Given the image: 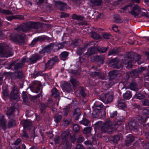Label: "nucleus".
I'll use <instances>...</instances> for the list:
<instances>
[{
    "label": "nucleus",
    "mask_w": 149,
    "mask_h": 149,
    "mask_svg": "<svg viewBox=\"0 0 149 149\" xmlns=\"http://www.w3.org/2000/svg\"><path fill=\"white\" fill-rule=\"evenodd\" d=\"M140 11V8L137 5H135L133 7L131 11V14L134 16L138 15Z\"/></svg>",
    "instance_id": "obj_15"
},
{
    "label": "nucleus",
    "mask_w": 149,
    "mask_h": 149,
    "mask_svg": "<svg viewBox=\"0 0 149 149\" xmlns=\"http://www.w3.org/2000/svg\"><path fill=\"white\" fill-rule=\"evenodd\" d=\"M10 97L12 99H16L19 97L18 91L15 87L12 88V91L10 94Z\"/></svg>",
    "instance_id": "obj_14"
},
{
    "label": "nucleus",
    "mask_w": 149,
    "mask_h": 149,
    "mask_svg": "<svg viewBox=\"0 0 149 149\" xmlns=\"http://www.w3.org/2000/svg\"><path fill=\"white\" fill-rule=\"evenodd\" d=\"M113 30L115 32H117L118 31V26L115 25H113L112 26Z\"/></svg>",
    "instance_id": "obj_55"
},
{
    "label": "nucleus",
    "mask_w": 149,
    "mask_h": 149,
    "mask_svg": "<svg viewBox=\"0 0 149 149\" xmlns=\"http://www.w3.org/2000/svg\"><path fill=\"white\" fill-rule=\"evenodd\" d=\"M112 61L114 63L113 66L115 68H119L124 64L126 65L125 66L126 68H130L132 67V63L130 58H128L125 59L123 61V63L120 65L119 62H118L116 64V63L118 61V59L117 58H115L112 59Z\"/></svg>",
    "instance_id": "obj_1"
},
{
    "label": "nucleus",
    "mask_w": 149,
    "mask_h": 149,
    "mask_svg": "<svg viewBox=\"0 0 149 149\" xmlns=\"http://www.w3.org/2000/svg\"><path fill=\"white\" fill-rule=\"evenodd\" d=\"M70 81L73 85L74 86L79 84V83L78 81L75 79L71 78V79H70Z\"/></svg>",
    "instance_id": "obj_36"
},
{
    "label": "nucleus",
    "mask_w": 149,
    "mask_h": 149,
    "mask_svg": "<svg viewBox=\"0 0 149 149\" xmlns=\"http://www.w3.org/2000/svg\"><path fill=\"white\" fill-rule=\"evenodd\" d=\"M21 141V140L20 139H18L14 143L15 145H18Z\"/></svg>",
    "instance_id": "obj_58"
},
{
    "label": "nucleus",
    "mask_w": 149,
    "mask_h": 149,
    "mask_svg": "<svg viewBox=\"0 0 149 149\" xmlns=\"http://www.w3.org/2000/svg\"><path fill=\"white\" fill-rule=\"evenodd\" d=\"M142 104L144 106H149V100H145L143 102Z\"/></svg>",
    "instance_id": "obj_51"
},
{
    "label": "nucleus",
    "mask_w": 149,
    "mask_h": 149,
    "mask_svg": "<svg viewBox=\"0 0 149 149\" xmlns=\"http://www.w3.org/2000/svg\"><path fill=\"white\" fill-rule=\"evenodd\" d=\"M85 50L84 49H82L81 48H79L77 49V54L80 55L81 54V53L84 52Z\"/></svg>",
    "instance_id": "obj_37"
},
{
    "label": "nucleus",
    "mask_w": 149,
    "mask_h": 149,
    "mask_svg": "<svg viewBox=\"0 0 149 149\" xmlns=\"http://www.w3.org/2000/svg\"><path fill=\"white\" fill-rule=\"evenodd\" d=\"M119 52V50L117 48H114L110 50L108 53V55H115L116 54Z\"/></svg>",
    "instance_id": "obj_22"
},
{
    "label": "nucleus",
    "mask_w": 149,
    "mask_h": 149,
    "mask_svg": "<svg viewBox=\"0 0 149 149\" xmlns=\"http://www.w3.org/2000/svg\"><path fill=\"white\" fill-rule=\"evenodd\" d=\"M52 95L54 97L58 96L59 94V92L56 88H53L51 91Z\"/></svg>",
    "instance_id": "obj_26"
},
{
    "label": "nucleus",
    "mask_w": 149,
    "mask_h": 149,
    "mask_svg": "<svg viewBox=\"0 0 149 149\" xmlns=\"http://www.w3.org/2000/svg\"><path fill=\"white\" fill-rule=\"evenodd\" d=\"M144 97V96L143 95L139 93H136L134 97V98L139 100L142 99Z\"/></svg>",
    "instance_id": "obj_24"
},
{
    "label": "nucleus",
    "mask_w": 149,
    "mask_h": 149,
    "mask_svg": "<svg viewBox=\"0 0 149 149\" xmlns=\"http://www.w3.org/2000/svg\"><path fill=\"white\" fill-rule=\"evenodd\" d=\"M120 138L118 136H113L111 139V140L115 144H117Z\"/></svg>",
    "instance_id": "obj_28"
},
{
    "label": "nucleus",
    "mask_w": 149,
    "mask_h": 149,
    "mask_svg": "<svg viewBox=\"0 0 149 149\" xmlns=\"http://www.w3.org/2000/svg\"><path fill=\"white\" fill-rule=\"evenodd\" d=\"M117 111H113V113H110V116L111 118H113L117 115L116 114Z\"/></svg>",
    "instance_id": "obj_54"
},
{
    "label": "nucleus",
    "mask_w": 149,
    "mask_h": 149,
    "mask_svg": "<svg viewBox=\"0 0 149 149\" xmlns=\"http://www.w3.org/2000/svg\"><path fill=\"white\" fill-rule=\"evenodd\" d=\"M92 130L91 127H87L85 128L83 130V132L84 134H87L89 133Z\"/></svg>",
    "instance_id": "obj_29"
},
{
    "label": "nucleus",
    "mask_w": 149,
    "mask_h": 149,
    "mask_svg": "<svg viewBox=\"0 0 149 149\" xmlns=\"http://www.w3.org/2000/svg\"><path fill=\"white\" fill-rule=\"evenodd\" d=\"M80 115V109L79 108L76 109L73 112V115L75 120H78Z\"/></svg>",
    "instance_id": "obj_18"
},
{
    "label": "nucleus",
    "mask_w": 149,
    "mask_h": 149,
    "mask_svg": "<svg viewBox=\"0 0 149 149\" xmlns=\"http://www.w3.org/2000/svg\"><path fill=\"white\" fill-rule=\"evenodd\" d=\"M81 123L85 126H87L89 123V121L86 119H84L81 121Z\"/></svg>",
    "instance_id": "obj_39"
},
{
    "label": "nucleus",
    "mask_w": 149,
    "mask_h": 149,
    "mask_svg": "<svg viewBox=\"0 0 149 149\" xmlns=\"http://www.w3.org/2000/svg\"><path fill=\"white\" fill-rule=\"evenodd\" d=\"M131 7L130 5L126 6L122 8V9L124 11H127L128 10L129 12V10L131 9Z\"/></svg>",
    "instance_id": "obj_40"
},
{
    "label": "nucleus",
    "mask_w": 149,
    "mask_h": 149,
    "mask_svg": "<svg viewBox=\"0 0 149 149\" xmlns=\"http://www.w3.org/2000/svg\"><path fill=\"white\" fill-rule=\"evenodd\" d=\"M25 37V35L23 34L21 36L15 35L13 34H12L10 36V39L13 41H16L18 39H20L22 41H23Z\"/></svg>",
    "instance_id": "obj_11"
},
{
    "label": "nucleus",
    "mask_w": 149,
    "mask_h": 149,
    "mask_svg": "<svg viewBox=\"0 0 149 149\" xmlns=\"http://www.w3.org/2000/svg\"><path fill=\"white\" fill-rule=\"evenodd\" d=\"M41 84L39 81H33L30 88L31 91L36 93H39L41 89Z\"/></svg>",
    "instance_id": "obj_4"
},
{
    "label": "nucleus",
    "mask_w": 149,
    "mask_h": 149,
    "mask_svg": "<svg viewBox=\"0 0 149 149\" xmlns=\"http://www.w3.org/2000/svg\"><path fill=\"white\" fill-rule=\"evenodd\" d=\"M40 56L37 54H35L33 55L31 57L29 58L27 62L29 64H32L36 63L39 59L40 58Z\"/></svg>",
    "instance_id": "obj_9"
},
{
    "label": "nucleus",
    "mask_w": 149,
    "mask_h": 149,
    "mask_svg": "<svg viewBox=\"0 0 149 149\" xmlns=\"http://www.w3.org/2000/svg\"><path fill=\"white\" fill-rule=\"evenodd\" d=\"M56 46L54 43H51L50 45L43 48L41 51L40 52V54H45L49 53L53 47H56Z\"/></svg>",
    "instance_id": "obj_8"
},
{
    "label": "nucleus",
    "mask_w": 149,
    "mask_h": 149,
    "mask_svg": "<svg viewBox=\"0 0 149 149\" xmlns=\"http://www.w3.org/2000/svg\"><path fill=\"white\" fill-rule=\"evenodd\" d=\"M118 106L122 108H124L125 107V104L123 102H119L118 104Z\"/></svg>",
    "instance_id": "obj_47"
},
{
    "label": "nucleus",
    "mask_w": 149,
    "mask_h": 149,
    "mask_svg": "<svg viewBox=\"0 0 149 149\" xmlns=\"http://www.w3.org/2000/svg\"><path fill=\"white\" fill-rule=\"evenodd\" d=\"M145 70V68L139 67L137 69L134 70L131 72V75H135Z\"/></svg>",
    "instance_id": "obj_17"
},
{
    "label": "nucleus",
    "mask_w": 149,
    "mask_h": 149,
    "mask_svg": "<svg viewBox=\"0 0 149 149\" xmlns=\"http://www.w3.org/2000/svg\"><path fill=\"white\" fill-rule=\"evenodd\" d=\"M22 98L24 102H26L28 100V98L25 92H23L22 93Z\"/></svg>",
    "instance_id": "obj_44"
},
{
    "label": "nucleus",
    "mask_w": 149,
    "mask_h": 149,
    "mask_svg": "<svg viewBox=\"0 0 149 149\" xmlns=\"http://www.w3.org/2000/svg\"><path fill=\"white\" fill-rule=\"evenodd\" d=\"M39 40L40 41H44L47 38V37L46 36H41L38 37Z\"/></svg>",
    "instance_id": "obj_43"
},
{
    "label": "nucleus",
    "mask_w": 149,
    "mask_h": 149,
    "mask_svg": "<svg viewBox=\"0 0 149 149\" xmlns=\"http://www.w3.org/2000/svg\"><path fill=\"white\" fill-rule=\"evenodd\" d=\"M14 108L13 107H11L10 109L8 110L7 111V114L8 116H9L14 112Z\"/></svg>",
    "instance_id": "obj_32"
},
{
    "label": "nucleus",
    "mask_w": 149,
    "mask_h": 149,
    "mask_svg": "<svg viewBox=\"0 0 149 149\" xmlns=\"http://www.w3.org/2000/svg\"><path fill=\"white\" fill-rule=\"evenodd\" d=\"M30 122L24 120L23 122V126L24 127L26 128L30 125Z\"/></svg>",
    "instance_id": "obj_41"
},
{
    "label": "nucleus",
    "mask_w": 149,
    "mask_h": 149,
    "mask_svg": "<svg viewBox=\"0 0 149 149\" xmlns=\"http://www.w3.org/2000/svg\"><path fill=\"white\" fill-rule=\"evenodd\" d=\"M91 2L94 5H100L101 3L102 0H92Z\"/></svg>",
    "instance_id": "obj_33"
},
{
    "label": "nucleus",
    "mask_w": 149,
    "mask_h": 149,
    "mask_svg": "<svg viewBox=\"0 0 149 149\" xmlns=\"http://www.w3.org/2000/svg\"><path fill=\"white\" fill-rule=\"evenodd\" d=\"M22 65V64L21 63H18L15 66V68H19L21 67Z\"/></svg>",
    "instance_id": "obj_57"
},
{
    "label": "nucleus",
    "mask_w": 149,
    "mask_h": 149,
    "mask_svg": "<svg viewBox=\"0 0 149 149\" xmlns=\"http://www.w3.org/2000/svg\"><path fill=\"white\" fill-rule=\"evenodd\" d=\"M75 149H84V147L80 145H78L77 146Z\"/></svg>",
    "instance_id": "obj_56"
},
{
    "label": "nucleus",
    "mask_w": 149,
    "mask_h": 149,
    "mask_svg": "<svg viewBox=\"0 0 149 149\" xmlns=\"http://www.w3.org/2000/svg\"><path fill=\"white\" fill-rule=\"evenodd\" d=\"M68 55V53L66 52H62L60 55L61 59L63 60H65Z\"/></svg>",
    "instance_id": "obj_25"
},
{
    "label": "nucleus",
    "mask_w": 149,
    "mask_h": 149,
    "mask_svg": "<svg viewBox=\"0 0 149 149\" xmlns=\"http://www.w3.org/2000/svg\"><path fill=\"white\" fill-rule=\"evenodd\" d=\"M92 60L93 61H98L100 62L102 64H103V61L104 59V57L103 56H96L93 57Z\"/></svg>",
    "instance_id": "obj_19"
},
{
    "label": "nucleus",
    "mask_w": 149,
    "mask_h": 149,
    "mask_svg": "<svg viewBox=\"0 0 149 149\" xmlns=\"http://www.w3.org/2000/svg\"><path fill=\"white\" fill-rule=\"evenodd\" d=\"M6 18L9 21L11 20L12 19L14 18L13 17H6Z\"/></svg>",
    "instance_id": "obj_64"
},
{
    "label": "nucleus",
    "mask_w": 149,
    "mask_h": 149,
    "mask_svg": "<svg viewBox=\"0 0 149 149\" xmlns=\"http://www.w3.org/2000/svg\"><path fill=\"white\" fill-rule=\"evenodd\" d=\"M55 121L56 123L59 122L62 118V116L61 115L58 114H56L55 116Z\"/></svg>",
    "instance_id": "obj_31"
},
{
    "label": "nucleus",
    "mask_w": 149,
    "mask_h": 149,
    "mask_svg": "<svg viewBox=\"0 0 149 149\" xmlns=\"http://www.w3.org/2000/svg\"><path fill=\"white\" fill-rule=\"evenodd\" d=\"M3 95L5 96H8V93L6 91H4L3 92Z\"/></svg>",
    "instance_id": "obj_61"
},
{
    "label": "nucleus",
    "mask_w": 149,
    "mask_h": 149,
    "mask_svg": "<svg viewBox=\"0 0 149 149\" xmlns=\"http://www.w3.org/2000/svg\"><path fill=\"white\" fill-rule=\"evenodd\" d=\"M69 15L68 14H65V13H62L61 15L62 17H66L68 16Z\"/></svg>",
    "instance_id": "obj_63"
},
{
    "label": "nucleus",
    "mask_w": 149,
    "mask_h": 149,
    "mask_svg": "<svg viewBox=\"0 0 149 149\" xmlns=\"http://www.w3.org/2000/svg\"><path fill=\"white\" fill-rule=\"evenodd\" d=\"M0 12L2 13L6 14H10L11 13L10 12V11L7 10H1Z\"/></svg>",
    "instance_id": "obj_49"
},
{
    "label": "nucleus",
    "mask_w": 149,
    "mask_h": 149,
    "mask_svg": "<svg viewBox=\"0 0 149 149\" xmlns=\"http://www.w3.org/2000/svg\"><path fill=\"white\" fill-rule=\"evenodd\" d=\"M134 138L132 135H129L127 136V140L129 141V143L132 142L134 141Z\"/></svg>",
    "instance_id": "obj_34"
},
{
    "label": "nucleus",
    "mask_w": 149,
    "mask_h": 149,
    "mask_svg": "<svg viewBox=\"0 0 149 149\" xmlns=\"http://www.w3.org/2000/svg\"><path fill=\"white\" fill-rule=\"evenodd\" d=\"M56 6L61 10H64L68 8V6L65 3L60 1L56 2Z\"/></svg>",
    "instance_id": "obj_13"
},
{
    "label": "nucleus",
    "mask_w": 149,
    "mask_h": 149,
    "mask_svg": "<svg viewBox=\"0 0 149 149\" xmlns=\"http://www.w3.org/2000/svg\"><path fill=\"white\" fill-rule=\"evenodd\" d=\"M57 61V57H55L52 60L48 61V62L45 65L46 67L49 69H52L55 63Z\"/></svg>",
    "instance_id": "obj_12"
},
{
    "label": "nucleus",
    "mask_w": 149,
    "mask_h": 149,
    "mask_svg": "<svg viewBox=\"0 0 149 149\" xmlns=\"http://www.w3.org/2000/svg\"><path fill=\"white\" fill-rule=\"evenodd\" d=\"M37 23L34 22H29L25 25L22 27L18 29V30H20L21 31L24 32L28 31L31 28H36Z\"/></svg>",
    "instance_id": "obj_3"
},
{
    "label": "nucleus",
    "mask_w": 149,
    "mask_h": 149,
    "mask_svg": "<svg viewBox=\"0 0 149 149\" xmlns=\"http://www.w3.org/2000/svg\"><path fill=\"white\" fill-rule=\"evenodd\" d=\"M102 35L103 37L105 39H109L111 36V34L109 33H103Z\"/></svg>",
    "instance_id": "obj_42"
},
{
    "label": "nucleus",
    "mask_w": 149,
    "mask_h": 149,
    "mask_svg": "<svg viewBox=\"0 0 149 149\" xmlns=\"http://www.w3.org/2000/svg\"><path fill=\"white\" fill-rule=\"evenodd\" d=\"M72 18L73 19L80 20H83V18L82 17L80 16H78L76 14H73L72 15Z\"/></svg>",
    "instance_id": "obj_30"
},
{
    "label": "nucleus",
    "mask_w": 149,
    "mask_h": 149,
    "mask_svg": "<svg viewBox=\"0 0 149 149\" xmlns=\"http://www.w3.org/2000/svg\"><path fill=\"white\" fill-rule=\"evenodd\" d=\"M117 74V72L116 71L114 70L109 72V75L111 78H113L116 77Z\"/></svg>",
    "instance_id": "obj_23"
},
{
    "label": "nucleus",
    "mask_w": 149,
    "mask_h": 149,
    "mask_svg": "<svg viewBox=\"0 0 149 149\" xmlns=\"http://www.w3.org/2000/svg\"><path fill=\"white\" fill-rule=\"evenodd\" d=\"M26 56L23 57L21 59V61L22 63H25L26 61Z\"/></svg>",
    "instance_id": "obj_59"
},
{
    "label": "nucleus",
    "mask_w": 149,
    "mask_h": 149,
    "mask_svg": "<svg viewBox=\"0 0 149 149\" xmlns=\"http://www.w3.org/2000/svg\"><path fill=\"white\" fill-rule=\"evenodd\" d=\"M84 140V138L81 136H80L78 139V143H81Z\"/></svg>",
    "instance_id": "obj_52"
},
{
    "label": "nucleus",
    "mask_w": 149,
    "mask_h": 149,
    "mask_svg": "<svg viewBox=\"0 0 149 149\" xmlns=\"http://www.w3.org/2000/svg\"><path fill=\"white\" fill-rule=\"evenodd\" d=\"M38 41L39 40L38 37L37 38H35L32 41V42L31 43L33 45Z\"/></svg>",
    "instance_id": "obj_48"
},
{
    "label": "nucleus",
    "mask_w": 149,
    "mask_h": 149,
    "mask_svg": "<svg viewBox=\"0 0 149 149\" xmlns=\"http://www.w3.org/2000/svg\"><path fill=\"white\" fill-rule=\"evenodd\" d=\"M108 47H98L96 50V49L94 48H91L88 49L86 53V55L88 56H90L97 52V51L102 52H105L108 50Z\"/></svg>",
    "instance_id": "obj_6"
},
{
    "label": "nucleus",
    "mask_w": 149,
    "mask_h": 149,
    "mask_svg": "<svg viewBox=\"0 0 149 149\" xmlns=\"http://www.w3.org/2000/svg\"><path fill=\"white\" fill-rule=\"evenodd\" d=\"M129 87L131 90L135 91H137L141 88V87H138L136 84L135 83H131L130 84Z\"/></svg>",
    "instance_id": "obj_20"
},
{
    "label": "nucleus",
    "mask_w": 149,
    "mask_h": 149,
    "mask_svg": "<svg viewBox=\"0 0 149 149\" xmlns=\"http://www.w3.org/2000/svg\"><path fill=\"white\" fill-rule=\"evenodd\" d=\"M80 94L83 97H84L85 96L86 94H85L84 91L83 89H81L80 91Z\"/></svg>",
    "instance_id": "obj_53"
},
{
    "label": "nucleus",
    "mask_w": 149,
    "mask_h": 149,
    "mask_svg": "<svg viewBox=\"0 0 149 149\" xmlns=\"http://www.w3.org/2000/svg\"><path fill=\"white\" fill-rule=\"evenodd\" d=\"M73 129L74 132H77L79 130L80 127L78 125L75 124L73 125Z\"/></svg>",
    "instance_id": "obj_38"
},
{
    "label": "nucleus",
    "mask_w": 149,
    "mask_h": 149,
    "mask_svg": "<svg viewBox=\"0 0 149 149\" xmlns=\"http://www.w3.org/2000/svg\"><path fill=\"white\" fill-rule=\"evenodd\" d=\"M94 106L95 109L93 110L94 112L95 111L96 112V114H99V113L102 111L103 105L100 102H96Z\"/></svg>",
    "instance_id": "obj_10"
},
{
    "label": "nucleus",
    "mask_w": 149,
    "mask_h": 149,
    "mask_svg": "<svg viewBox=\"0 0 149 149\" xmlns=\"http://www.w3.org/2000/svg\"><path fill=\"white\" fill-rule=\"evenodd\" d=\"M16 125V122L14 120H10L8 124V128L11 127Z\"/></svg>",
    "instance_id": "obj_27"
},
{
    "label": "nucleus",
    "mask_w": 149,
    "mask_h": 149,
    "mask_svg": "<svg viewBox=\"0 0 149 149\" xmlns=\"http://www.w3.org/2000/svg\"><path fill=\"white\" fill-rule=\"evenodd\" d=\"M123 96L124 99L125 100H129L132 97V94L130 91H127L123 95Z\"/></svg>",
    "instance_id": "obj_21"
},
{
    "label": "nucleus",
    "mask_w": 149,
    "mask_h": 149,
    "mask_svg": "<svg viewBox=\"0 0 149 149\" xmlns=\"http://www.w3.org/2000/svg\"><path fill=\"white\" fill-rule=\"evenodd\" d=\"M84 144L86 145H91V143L89 141H86L84 142Z\"/></svg>",
    "instance_id": "obj_60"
},
{
    "label": "nucleus",
    "mask_w": 149,
    "mask_h": 149,
    "mask_svg": "<svg viewBox=\"0 0 149 149\" xmlns=\"http://www.w3.org/2000/svg\"><path fill=\"white\" fill-rule=\"evenodd\" d=\"M91 37L94 39H97L100 38V36L95 32H92L91 34Z\"/></svg>",
    "instance_id": "obj_35"
},
{
    "label": "nucleus",
    "mask_w": 149,
    "mask_h": 149,
    "mask_svg": "<svg viewBox=\"0 0 149 149\" xmlns=\"http://www.w3.org/2000/svg\"><path fill=\"white\" fill-rule=\"evenodd\" d=\"M23 137L26 138H27L28 137V136L26 132L24 131H23Z\"/></svg>",
    "instance_id": "obj_62"
},
{
    "label": "nucleus",
    "mask_w": 149,
    "mask_h": 149,
    "mask_svg": "<svg viewBox=\"0 0 149 149\" xmlns=\"http://www.w3.org/2000/svg\"><path fill=\"white\" fill-rule=\"evenodd\" d=\"M54 142L56 144L59 143L60 142V138L58 136H56L54 140Z\"/></svg>",
    "instance_id": "obj_50"
},
{
    "label": "nucleus",
    "mask_w": 149,
    "mask_h": 149,
    "mask_svg": "<svg viewBox=\"0 0 149 149\" xmlns=\"http://www.w3.org/2000/svg\"><path fill=\"white\" fill-rule=\"evenodd\" d=\"M0 125L3 129H5L6 128V121L2 115H0Z\"/></svg>",
    "instance_id": "obj_16"
},
{
    "label": "nucleus",
    "mask_w": 149,
    "mask_h": 149,
    "mask_svg": "<svg viewBox=\"0 0 149 149\" xmlns=\"http://www.w3.org/2000/svg\"><path fill=\"white\" fill-rule=\"evenodd\" d=\"M111 122L110 121H107L105 123H104L102 126L101 125L102 124V122L101 121H98L97 123L95 124L96 126L101 127L102 132H103L108 131V130L111 128Z\"/></svg>",
    "instance_id": "obj_5"
},
{
    "label": "nucleus",
    "mask_w": 149,
    "mask_h": 149,
    "mask_svg": "<svg viewBox=\"0 0 149 149\" xmlns=\"http://www.w3.org/2000/svg\"><path fill=\"white\" fill-rule=\"evenodd\" d=\"M65 43L66 42H65L60 43L58 44V49H62L64 46L65 44Z\"/></svg>",
    "instance_id": "obj_46"
},
{
    "label": "nucleus",
    "mask_w": 149,
    "mask_h": 149,
    "mask_svg": "<svg viewBox=\"0 0 149 149\" xmlns=\"http://www.w3.org/2000/svg\"><path fill=\"white\" fill-rule=\"evenodd\" d=\"M113 93L112 91L109 92L104 95H101L100 97L102 102L107 104L111 102L113 99Z\"/></svg>",
    "instance_id": "obj_2"
},
{
    "label": "nucleus",
    "mask_w": 149,
    "mask_h": 149,
    "mask_svg": "<svg viewBox=\"0 0 149 149\" xmlns=\"http://www.w3.org/2000/svg\"><path fill=\"white\" fill-rule=\"evenodd\" d=\"M69 110V108L68 107H65L63 111L64 112V115L65 116H66L68 114V112Z\"/></svg>",
    "instance_id": "obj_45"
},
{
    "label": "nucleus",
    "mask_w": 149,
    "mask_h": 149,
    "mask_svg": "<svg viewBox=\"0 0 149 149\" xmlns=\"http://www.w3.org/2000/svg\"><path fill=\"white\" fill-rule=\"evenodd\" d=\"M69 133L68 131H65L63 132L61 135L63 145L66 147V149H70L71 148L70 145L67 140V137L68 136Z\"/></svg>",
    "instance_id": "obj_7"
}]
</instances>
